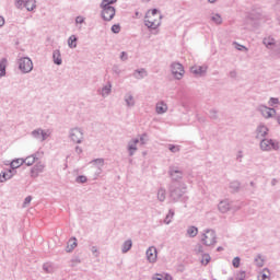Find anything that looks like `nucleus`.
Returning a JSON list of instances; mask_svg holds the SVG:
<instances>
[{"label": "nucleus", "instance_id": "obj_21", "mask_svg": "<svg viewBox=\"0 0 280 280\" xmlns=\"http://www.w3.org/2000/svg\"><path fill=\"white\" fill-rule=\"evenodd\" d=\"M124 100L127 108H132L135 107V104H137L135 96L130 92L125 94Z\"/></svg>", "mask_w": 280, "mask_h": 280}, {"label": "nucleus", "instance_id": "obj_64", "mask_svg": "<svg viewBox=\"0 0 280 280\" xmlns=\"http://www.w3.org/2000/svg\"><path fill=\"white\" fill-rule=\"evenodd\" d=\"M152 280H163V278H162V277L156 276V277H153V279H152Z\"/></svg>", "mask_w": 280, "mask_h": 280}, {"label": "nucleus", "instance_id": "obj_54", "mask_svg": "<svg viewBox=\"0 0 280 280\" xmlns=\"http://www.w3.org/2000/svg\"><path fill=\"white\" fill-rule=\"evenodd\" d=\"M91 253L95 255V257H100V250L97 249V246H92Z\"/></svg>", "mask_w": 280, "mask_h": 280}, {"label": "nucleus", "instance_id": "obj_38", "mask_svg": "<svg viewBox=\"0 0 280 280\" xmlns=\"http://www.w3.org/2000/svg\"><path fill=\"white\" fill-rule=\"evenodd\" d=\"M43 270L50 275V272H54V266L50 262H46L43 265Z\"/></svg>", "mask_w": 280, "mask_h": 280}, {"label": "nucleus", "instance_id": "obj_59", "mask_svg": "<svg viewBox=\"0 0 280 280\" xmlns=\"http://www.w3.org/2000/svg\"><path fill=\"white\" fill-rule=\"evenodd\" d=\"M195 250H196V253H205V247L202 245L198 244Z\"/></svg>", "mask_w": 280, "mask_h": 280}, {"label": "nucleus", "instance_id": "obj_52", "mask_svg": "<svg viewBox=\"0 0 280 280\" xmlns=\"http://www.w3.org/2000/svg\"><path fill=\"white\" fill-rule=\"evenodd\" d=\"M242 159H244V151L240 150V151H237V153H236V161H237L238 163H242Z\"/></svg>", "mask_w": 280, "mask_h": 280}, {"label": "nucleus", "instance_id": "obj_49", "mask_svg": "<svg viewBox=\"0 0 280 280\" xmlns=\"http://www.w3.org/2000/svg\"><path fill=\"white\" fill-rule=\"evenodd\" d=\"M209 117L210 119H218V109H210Z\"/></svg>", "mask_w": 280, "mask_h": 280}, {"label": "nucleus", "instance_id": "obj_42", "mask_svg": "<svg viewBox=\"0 0 280 280\" xmlns=\"http://www.w3.org/2000/svg\"><path fill=\"white\" fill-rule=\"evenodd\" d=\"M255 264L258 268H261L264 266V259H261V254H258L255 258Z\"/></svg>", "mask_w": 280, "mask_h": 280}, {"label": "nucleus", "instance_id": "obj_40", "mask_svg": "<svg viewBox=\"0 0 280 280\" xmlns=\"http://www.w3.org/2000/svg\"><path fill=\"white\" fill-rule=\"evenodd\" d=\"M170 152H173V154H176V152H180V145L176 144H168Z\"/></svg>", "mask_w": 280, "mask_h": 280}, {"label": "nucleus", "instance_id": "obj_37", "mask_svg": "<svg viewBox=\"0 0 280 280\" xmlns=\"http://www.w3.org/2000/svg\"><path fill=\"white\" fill-rule=\"evenodd\" d=\"M211 21L215 23V25H222V15L219 13H215L214 15L211 16Z\"/></svg>", "mask_w": 280, "mask_h": 280}, {"label": "nucleus", "instance_id": "obj_3", "mask_svg": "<svg viewBox=\"0 0 280 280\" xmlns=\"http://www.w3.org/2000/svg\"><path fill=\"white\" fill-rule=\"evenodd\" d=\"M259 148L262 152H272V150L277 152L280 150V144L275 139L265 138L260 140Z\"/></svg>", "mask_w": 280, "mask_h": 280}, {"label": "nucleus", "instance_id": "obj_61", "mask_svg": "<svg viewBox=\"0 0 280 280\" xmlns=\"http://www.w3.org/2000/svg\"><path fill=\"white\" fill-rule=\"evenodd\" d=\"M74 150H75V153H77V154H82V152H83L82 148H80V147H78V145L75 147Z\"/></svg>", "mask_w": 280, "mask_h": 280}, {"label": "nucleus", "instance_id": "obj_60", "mask_svg": "<svg viewBox=\"0 0 280 280\" xmlns=\"http://www.w3.org/2000/svg\"><path fill=\"white\" fill-rule=\"evenodd\" d=\"M259 280H270L266 273H261Z\"/></svg>", "mask_w": 280, "mask_h": 280}, {"label": "nucleus", "instance_id": "obj_23", "mask_svg": "<svg viewBox=\"0 0 280 280\" xmlns=\"http://www.w3.org/2000/svg\"><path fill=\"white\" fill-rule=\"evenodd\" d=\"M262 45H265L267 49H272V47L277 45V40L275 39V37L268 36L262 39Z\"/></svg>", "mask_w": 280, "mask_h": 280}, {"label": "nucleus", "instance_id": "obj_30", "mask_svg": "<svg viewBox=\"0 0 280 280\" xmlns=\"http://www.w3.org/2000/svg\"><path fill=\"white\" fill-rule=\"evenodd\" d=\"M132 248V240H127L121 245V253L126 255Z\"/></svg>", "mask_w": 280, "mask_h": 280}, {"label": "nucleus", "instance_id": "obj_35", "mask_svg": "<svg viewBox=\"0 0 280 280\" xmlns=\"http://www.w3.org/2000/svg\"><path fill=\"white\" fill-rule=\"evenodd\" d=\"M242 186V184H240L238 180H234L230 183V191L232 194H237V191H240V187Z\"/></svg>", "mask_w": 280, "mask_h": 280}, {"label": "nucleus", "instance_id": "obj_50", "mask_svg": "<svg viewBox=\"0 0 280 280\" xmlns=\"http://www.w3.org/2000/svg\"><path fill=\"white\" fill-rule=\"evenodd\" d=\"M117 0H103L101 2V5H105V7H113V4L116 2Z\"/></svg>", "mask_w": 280, "mask_h": 280}, {"label": "nucleus", "instance_id": "obj_51", "mask_svg": "<svg viewBox=\"0 0 280 280\" xmlns=\"http://www.w3.org/2000/svg\"><path fill=\"white\" fill-rule=\"evenodd\" d=\"M236 280H246V271H240L236 275Z\"/></svg>", "mask_w": 280, "mask_h": 280}, {"label": "nucleus", "instance_id": "obj_26", "mask_svg": "<svg viewBox=\"0 0 280 280\" xmlns=\"http://www.w3.org/2000/svg\"><path fill=\"white\" fill-rule=\"evenodd\" d=\"M25 161L23 160V158L20 159H15L10 163V167L11 170H13L14 172H16V170H19V167H21V165H25L24 164Z\"/></svg>", "mask_w": 280, "mask_h": 280}, {"label": "nucleus", "instance_id": "obj_46", "mask_svg": "<svg viewBox=\"0 0 280 280\" xmlns=\"http://www.w3.org/2000/svg\"><path fill=\"white\" fill-rule=\"evenodd\" d=\"M280 102L278 97H270L269 106H279Z\"/></svg>", "mask_w": 280, "mask_h": 280}, {"label": "nucleus", "instance_id": "obj_9", "mask_svg": "<svg viewBox=\"0 0 280 280\" xmlns=\"http://www.w3.org/2000/svg\"><path fill=\"white\" fill-rule=\"evenodd\" d=\"M14 5L18 10L25 8L27 12H34L36 10V0H15Z\"/></svg>", "mask_w": 280, "mask_h": 280}, {"label": "nucleus", "instance_id": "obj_56", "mask_svg": "<svg viewBox=\"0 0 280 280\" xmlns=\"http://www.w3.org/2000/svg\"><path fill=\"white\" fill-rule=\"evenodd\" d=\"M85 19L82 15H79L75 18V23L82 25L84 23Z\"/></svg>", "mask_w": 280, "mask_h": 280}, {"label": "nucleus", "instance_id": "obj_25", "mask_svg": "<svg viewBox=\"0 0 280 280\" xmlns=\"http://www.w3.org/2000/svg\"><path fill=\"white\" fill-rule=\"evenodd\" d=\"M90 163H91L92 167H94V170H104V159L103 158L94 159Z\"/></svg>", "mask_w": 280, "mask_h": 280}, {"label": "nucleus", "instance_id": "obj_24", "mask_svg": "<svg viewBox=\"0 0 280 280\" xmlns=\"http://www.w3.org/2000/svg\"><path fill=\"white\" fill-rule=\"evenodd\" d=\"M24 161V165H27V167H32V165H34V163H36V161H38V154H32L28 155L26 159H23Z\"/></svg>", "mask_w": 280, "mask_h": 280}, {"label": "nucleus", "instance_id": "obj_22", "mask_svg": "<svg viewBox=\"0 0 280 280\" xmlns=\"http://www.w3.org/2000/svg\"><path fill=\"white\" fill-rule=\"evenodd\" d=\"M155 113L158 115H165L167 113V104L165 102H159L155 105Z\"/></svg>", "mask_w": 280, "mask_h": 280}, {"label": "nucleus", "instance_id": "obj_2", "mask_svg": "<svg viewBox=\"0 0 280 280\" xmlns=\"http://www.w3.org/2000/svg\"><path fill=\"white\" fill-rule=\"evenodd\" d=\"M200 242L208 248H213L218 244V234L212 229H206L200 233Z\"/></svg>", "mask_w": 280, "mask_h": 280}, {"label": "nucleus", "instance_id": "obj_12", "mask_svg": "<svg viewBox=\"0 0 280 280\" xmlns=\"http://www.w3.org/2000/svg\"><path fill=\"white\" fill-rule=\"evenodd\" d=\"M220 213H229L233 209V202L229 199L221 200L218 205Z\"/></svg>", "mask_w": 280, "mask_h": 280}, {"label": "nucleus", "instance_id": "obj_5", "mask_svg": "<svg viewBox=\"0 0 280 280\" xmlns=\"http://www.w3.org/2000/svg\"><path fill=\"white\" fill-rule=\"evenodd\" d=\"M168 176L172 180V185H174V183H180V180H183L184 173L180 167L176 165H171L168 167Z\"/></svg>", "mask_w": 280, "mask_h": 280}, {"label": "nucleus", "instance_id": "obj_16", "mask_svg": "<svg viewBox=\"0 0 280 280\" xmlns=\"http://www.w3.org/2000/svg\"><path fill=\"white\" fill-rule=\"evenodd\" d=\"M139 143V138L131 139L127 144V150L129 152V156H135V153L139 150L137 144Z\"/></svg>", "mask_w": 280, "mask_h": 280}, {"label": "nucleus", "instance_id": "obj_33", "mask_svg": "<svg viewBox=\"0 0 280 280\" xmlns=\"http://www.w3.org/2000/svg\"><path fill=\"white\" fill-rule=\"evenodd\" d=\"M186 235H188V237H196L198 235V228L195 225L188 226L186 230Z\"/></svg>", "mask_w": 280, "mask_h": 280}, {"label": "nucleus", "instance_id": "obj_14", "mask_svg": "<svg viewBox=\"0 0 280 280\" xmlns=\"http://www.w3.org/2000/svg\"><path fill=\"white\" fill-rule=\"evenodd\" d=\"M145 255L149 264H155L159 252L156 250V247L151 246L147 249Z\"/></svg>", "mask_w": 280, "mask_h": 280}, {"label": "nucleus", "instance_id": "obj_32", "mask_svg": "<svg viewBox=\"0 0 280 280\" xmlns=\"http://www.w3.org/2000/svg\"><path fill=\"white\" fill-rule=\"evenodd\" d=\"M8 67V59L2 58L0 60V78H5V69Z\"/></svg>", "mask_w": 280, "mask_h": 280}, {"label": "nucleus", "instance_id": "obj_55", "mask_svg": "<svg viewBox=\"0 0 280 280\" xmlns=\"http://www.w3.org/2000/svg\"><path fill=\"white\" fill-rule=\"evenodd\" d=\"M120 60H122V62H126V60H128V52L127 51H121Z\"/></svg>", "mask_w": 280, "mask_h": 280}, {"label": "nucleus", "instance_id": "obj_34", "mask_svg": "<svg viewBox=\"0 0 280 280\" xmlns=\"http://www.w3.org/2000/svg\"><path fill=\"white\" fill-rule=\"evenodd\" d=\"M68 47L70 49H75V47H78V37L75 35H71L68 38Z\"/></svg>", "mask_w": 280, "mask_h": 280}, {"label": "nucleus", "instance_id": "obj_1", "mask_svg": "<svg viewBox=\"0 0 280 280\" xmlns=\"http://www.w3.org/2000/svg\"><path fill=\"white\" fill-rule=\"evenodd\" d=\"M168 194L170 198L173 202H178L185 194H187V184L180 183L178 185L176 184H171L168 186Z\"/></svg>", "mask_w": 280, "mask_h": 280}, {"label": "nucleus", "instance_id": "obj_27", "mask_svg": "<svg viewBox=\"0 0 280 280\" xmlns=\"http://www.w3.org/2000/svg\"><path fill=\"white\" fill-rule=\"evenodd\" d=\"M52 61L55 65H62V55L60 54V49H56L52 51Z\"/></svg>", "mask_w": 280, "mask_h": 280}, {"label": "nucleus", "instance_id": "obj_29", "mask_svg": "<svg viewBox=\"0 0 280 280\" xmlns=\"http://www.w3.org/2000/svg\"><path fill=\"white\" fill-rule=\"evenodd\" d=\"M78 247V240L75 237H72L69 240L68 242V246H67V253H71L72 250H74Z\"/></svg>", "mask_w": 280, "mask_h": 280}, {"label": "nucleus", "instance_id": "obj_18", "mask_svg": "<svg viewBox=\"0 0 280 280\" xmlns=\"http://www.w3.org/2000/svg\"><path fill=\"white\" fill-rule=\"evenodd\" d=\"M258 109L261 112L262 117H265L266 119H270V117H272V115L277 113L275 108H270L265 105H260Z\"/></svg>", "mask_w": 280, "mask_h": 280}, {"label": "nucleus", "instance_id": "obj_11", "mask_svg": "<svg viewBox=\"0 0 280 280\" xmlns=\"http://www.w3.org/2000/svg\"><path fill=\"white\" fill-rule=\"evenodd\" d=\"M45 172V163L37 162L32 168H31V178H38L40 174Z\"/></svg>", "mask_w": 280, "mask_h": 280}, {"label": "nucleus", "instance_id": "obj_17", "mask_svg": "<svg viewBox=\"0 0 280 280\" xmlns=\"http://www.w3.org/2000/svg\"><path fill=\"white\" fill-rule=\"evenodd\" d=\"M113 93V83L108 81L101 90H98V95L102 97H108Z\"/></svg>", "mask_w": 280, "mask_h": 280}, {"label": "nucleus", "instance_id": "obj_44", "mask_svg": "<svg viewBox=\"0 0 280 280\" xmlns=\"http://www.w3.org/2000/svg\"><path fill=\"white\" fill-rule=\"evenodd\" d=\"M241 261H242V258H240V256H236L232 260V266H234L235 268H240Z\"/></svg>", "mask_w": 280, "mask_h": 280}, {"label": "nucleus", "instance_id": "obj_10", "mask_svg": "<svg viewBox=\"0 0 280 280\" xmlns=\"http://www.w3.org/2000/svg\"><path fill=\"white\" fill-rule=\"evenodd\" d=\"M102 13L101 16L103 21H113L115 19L116 10L115 7H105L101 4Z\"/></svg>", "mask_w": 280, "mask_h": 280}, {"label": "nucleus", "instance_id": "obj_36", "mask_svg": "<svg viewBox=\"0 0 280 280\" xmlns=\"http://www.w3.org/2000/svg\"><path fill=\"white\" fill-rule=\"evenodd\" d=\"M175 212L174 210L170 209L168 213L166 214L164 219V224H172V220H174Z\"/></svg>", "mask_w": 280, "mask_h": 280}, {"label": "nucleus", "instance_id": "obj_20", "mask_svg": "<svg viewBox=\"0 0 280 280\" xmlns=\"http://www.w3.org/2000/svg\"><path fill=\"white\" fill-rule=\"evenodd\" d=\"M132 78H135V80H143L144 78H148V70L144 68L136 69L132 72Z\"/></svg>", "mask_w": 280, "mask_h": 280}, {"label": "nucleus", "instance_id": "obj_63", "mask_svg": "<svg viewBox=\"0 0 280 280\" xmlns=\"http://www.w3.org/2000/svg\"><path fill=\"white\" fill-rule=\"evenodd\" d=\"M164 279L165 280H173L172 276H170V275H166Z\"/></svg>", "mask_w": 280, "mask_h": 280}, {"label": "nucleus", "instance_id": "obj_45", "mask_svg": "<svg viewBox=\"0 0 280 280\" xmlns=\"http://www.w3.org/2000/svg\"><path fill=\"white\" fill-rule=\"evenodd\" d=\"M86 180H89V178H86V176H84V175H79L75 178V183H80V184H84V183H86Z\"/></svg>", "mask_w": 280, "mask_h": 280}, {"label": "nucleus", "instance_id": "obj_39", "mask_svg": "<svg viewBox=\"0 0 280 280\" xmlns=\"http://www.w3.org/2000/svg\"><path fill=\"white\" fill-rule=\"evenodd\" d=\"M138 140L141 145H145V143H148V141H150V138L148 137V133H142V135H140V139H138Z\"/></svg>", "mask_w": 280, "mask_h": 280}, {"label": "nucleus", "instance_id": "obj_31", "mask_svg": "<svg viewBox=\"0 0 280 280\" xmlns=\"http://www.w3.org/2000/svg\"><path fill=\"white\" fill-rule=\"evenodd\" d=\"M144 25L148 30H158L161 26V22H154L150 20H144Z\"/></svg>", "mask_w": 280, "mask_h": 280}, {"label": "nucleus", "instance_id": "obj_28", "mask_svg": "<svg viewBox=\"0 0 280 280\" xmlns=\"http://www.w3.org/2000/svg\"><path fill=\"white\" fill-rule=\"evenodd\" d=\"M165 198H167V190L163 187L158 189V200L160 202H165Z\"/></svg>", "mask_w": 280, "mask_h": 280}, {"label": "nucleus", "instance_id": "obj_57", "mask_svg": "<svg viewBox=\"0 0 280 280\" xmlns=\"http://www.w3.org/2000/svg\"><path fill=\"white\" fill-rule=\"evenodd\" d=\"M229 78H231L232 80H235V78H237V71H235V70L230 71Z\"/></svg>", "mask_w": 280, "mask_h": 280}, {"label": "nucleus", "instance_id": "obj_53", "mask_svg": "<svg viewBox=\"0 0 280 280\" xmlns=\"http://www.w3.org/2000/svg\"><path fill=\"white\" fill-rule=\"evenodd\" d=\"M112 71L116 73V75L121 74V69H119V66H113Z\"/></svg>", "mask_w": 280, "mask_h": 280}, {"label": "nucleus", "instance_id": "obj_6", "mask_svg": "<svg viewBox=\"0 0 280 280\" xmlns=\"http://www.w3.org/2000/svg\"><path fill=\"white\" fill-rule=\"evenodd\" d=\"M19 69L22 73H31L32 69H34V62L30 57H22L18 60Z\"/></svg>", "mask_w": 280, "mask_h": 280}, {"label": "nucleus", "instance_id": "obj_43", "mask_svg": "<svg viewBox=\"0 0 280 280\" xmlns=\"http://www.w3.org/2000/svg\"><path fill=\"white\" fill-rule=\"evenodd\" d=\"M234 46L237 51H248V48H246V46L238 44L237 42H234Z\"/></svg>", "mask_w": 280, "mask_h": 280}, {"label": "nucleus", "instance_id": "obj_8", "mask_svg": "<svg viewBox=\"0 0 280 280\" xmlns=\"http://www.w3.org/2000/svg\"><path fill=\"white\" fill-rule=\"evenodd\" d=\"M50 136L51 132H49V130H44L43 128L34 129L31 132V137L35 139V141H39V143L47 141V139H49Z\"/></svg>", "mask_w": 280, "mask_h": 280}, {"label": "nucleus", "instance_id": "obj_58", "mask_svg": "<svg viewBox=\"0 0 280 280\" xmlns=\"http://www.w3.org/2000/svg\"><path fill=\"white\" fill-rule=\"evenodd\" d=\"M30 202H32V196H27V197L24 199L23 207H27V205H30Z\"/></svg>", "mask_w": 280, "mask_h": 280}, {"label": "nucleus", "instance_id": "obj_15", "mask_svg": "<svg viewBox=\"0 0 280 280\" xmlns=\"http://www.w3.org/2000/svg\"><path fill=\"white\" fill-rule=\"evenodd\" d=\"M255 135L256 139H258L259 141H261V139H266V137L268 136V127H266L265 125H258L255 130Z\"/></svg>", "mask_w": 280, "mask_h": 280}, {"label": "nucleus", "instance_id": "obj_47", "mask_svg": "<svg viewBox=\"0 0 280 280\" xmlns=\"http://www.w3.org/2000/svg\"><path fill=\"white\" fill-rule=\"evenodd\" d=\"M113 34H119L121 32V26L119 24H114L112 26Z\"/></svg>", "mask_w": 280, "mask_h": 280}, {"label": "nucleus", "instance_id": "obj_13", "mask_svg": "<svg viewBox=\"0 0 280 280\" xmlns=\"http://www.w3.org/2000/svg\"><path fill=\"white\" fill-rule=\"evenodd\" d=\"M16 175V171L11 168H5L0 173V183H7Z\"/></svg>", "mask_w": 280, "mask_h": 280}, {"label": "nucleus", "instance_id": "obj_62", "mask_svg": "<svg viewBox=\"0 0 280 280\" xmlns=\"http://www.w3.org/2000/svg\"><path fill=\"white\" fill-rule=\"evenodd\" d=\"M3 25H5V19L0 15V27H3Z\"/></svg>", "mask_w": 280, "mask_h": 280}, {"label": "nucleus", "instance_id": "obj_41", "mask_svg": "<svg viewBox=\"0 0 280 280\" xmlns=\"http://www.w3.org/2000/svg\"><path fill=\"white\" fill-rule=\"evenodd\" d=\"M209 261H211V256L209 254H203L202 259H201V264L203 266H207L209 264Z\"/></svg>", "mask_w": 280, "mask_h": 280}, {"label": "nucleus", "instance_id": "obj_19", "mask_svg": "<svg viewBox=\"0 0 280 280\" xmlns=\"http://www.w3.org/2000/svg\"><path fill=\"white\" fill-rule=\"evenodd\" d=\"M191 73L194 75H198L199 78H202V75L207 74V67L206 66H194L190 68Z\"/></svg>", "mask_w": 280, "mask_h": 280}, {"label": "nucleus", "instance_id": "obj_7", "mask_svg": "<svg viewBox=\"0 0 280 280\" xmlns=\"http://www.w3.org/2000/svg\"><path fill=\"white\" fill-rule=\"evenodd\" d=\"M171 73L175 80H183L185 75V67L178 61L171 63Z\"/></svg>", "mask_w": 280, "mask_h": 280}, {"label": "nucleus", "instance_id": "obj_48", "mask_svg": "<svg viewBox=\"0 0 280 280\" xmlns=\"http://www.w3.org/2000/svg\"><path fill=\"white\" fill-rule=\"evenodd\" d=\"M102 172H104V168H95L94 180H97L102 176Z\"/></svg>", "mask_w": 280, "mask_h": 280}, {"label": "nucleus", "instance_id": "obj_4", "mask_svg": "<svg viewBox=\"0 0 280 280\" xmlns=\"http://www.w3.org/2000/svg\"><path fill=\"white\" fill-rule=\"evenodd\" d=\"M69 139L72 143H82L84 141V130L80 127H74L69 130Z\"/></svg>", "mask_w": 280, "mask_h": 280}]
</instances>
